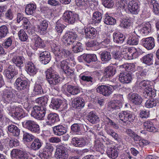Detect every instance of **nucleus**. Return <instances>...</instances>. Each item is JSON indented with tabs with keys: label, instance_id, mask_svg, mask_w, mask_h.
<instances>
[{
	"label": "nucleus",
	"instance_id": "46",
	"mask_svg": "<svg viewBox=\"0 0 159 159\" xmlns=\"http://www.w3.org/2000/svg\"><path fill=\"white\" fill-rule=\"evenodd\" d=\"M100 57L102 61L107 62L111 59V55L110 52L104 51L102 52L100 54Z\"/></svg>",
	"mask_w": 159,
	"mask_h": 159
},
{
	"label": "nucleus",
	"instance_id": "15",
	"mask_svg": "<svg viewBox=\"0 0 159 159\" xmlns=\"http://www.w3.org/2000/svg\"><path fill=\"white\" fill-rule=\"evenodd\" d=\"M11 157L17 159H28L27 154L23 151L18 149H14L11 152Z\"/></svg>",
	"mask_w": 159,
	"mask_h": 159
},
{
	"label": "nucleus",
	"instance_id": "4",
	"mask_svg": "<svg viewBox=\"0 0 159 159\" xmlns=\"http://www.w3.org/2000/svg\"><path fill=\"white\" fill-rule=\"evenodd\" d=\"M33 109L31 116L36 119L42 120L45 115L46 108L45 106H36Z\"/></svg>",
	"mask_w": 159,
	"mask_h": 159
},
{
	"label": "nucleus",
	"instance_id": "38",
	"mask_svg": "<svg viewBox=\"0 0 159 159\" xmlns=\"http://www.w3.org/2000/svg\"><path fill=\"white\" fill-rule=\"evenodd\" d=\"M7 128L8 132L11 134L12 135L16 137L19 135L20 129L16 125H10L7 126Z\"/></svg>",
	"mask_w": 159,
	"mask_h": 159
},
{
	"label": "nucleus",
	"instance_id": "43",
	"mask_svg": "<svg viewBox=\"0 0 159 159\" xmlns=\"http://www.w3.org/2000/svg\"><path fill=\"white\" fill-rule=\"evenodd\" d=\"M66 91L72 95H76L80 93V89L78 86L68 85L66 87Z\"/></svg>",
	"mask_w": 159,
	"mask_h": 159
},
{
	"label": "nucleus",
	"instance_id": "51",
	"mask_svg": "<svg viewBox=\"0 0 159 159\" xmlns=\"http://www.w3.org/2000/svg\"><path fill=\"white\" fill-rule=\"evenodd\" d=\"M135 65L133 63H126L120 66V68H124L125 70L131 71H135Z\"/></svg>",
	"mask_w": 159,
	"mask_h": 159
},
{
	"label": "nucleus",
	"instance_id": "24",
	"mask_svg": "<svg viewBox=\"0 0 159 159\" xmlns=\"http://www.w3.org/2000/svg\"><path fill=\"white\" fill-rule=\"evenodd\" d=\"M71 143L74 146L82 147L86 145L87 142L82 137H74L72 139Z\"/></svg>",
	"mask_w": 159,
	"mask_h": 159
},
{
	"label": "nucleus",
	"instance_id": "49",
	"mask_svg": "<svg viewBox=\"0 0 159 159\" xmlns=\"http://www.w3.org/2000/svg\"><path fill=\"white\" fill-rule=\"evenodd\" d=\"M71 46L73 51L75 53H78L83 51L82 44L78 41L73 43Z\"/></svg>",
	"mask_w": 159,
	"mask_h": 159
},
{
	"label": "nucleus",
	"instance_id": "32",
	"mask_svg": "<svg viewBox=\"0 0 159 159\" xmlns=\"http://www.w3.org/2000/svg\"><path fill=\"white\" fill-rule=\"evenodd\" d=\"M130 101L134 104L140 105L142 103V99L141 97L137 93H133L129 94Z\"/></svg>",
	"mask_w": 159,
	"mask_h": 159
},
{
	"label": "nucleus",
	"instance_id": "18",
	"mask_svg": "<svg viewBox=\"0 0 159 159\" xmlns=\"http://www.w3.org/2000/svg\"><path fill=\"white\" fill-rule=\"evenodd\" d=\"M129 12L133 14H137L139 11L138 3L134 1H129L126 7Z\"/></svg>",
	"mask_w": 159,
	"mask_h": 159
},
{
	"label": "nucleus",
	"instance_id": "21",
	"mask_svg": "<svg viewBox=\"0 0 159 159\" xmlns=\"http://www.w3.org/2000/svg\"><path fill=\"white\" fill-rule=\"evenodd\" d=\"M18 73V71L16 69L15 67L13 66L10 65L6 70V75L7 78L12 80Z\"/></svg>",
	"mask_w": 159,
	"mask_h": 159
},
{
	"label": "nucleus",
	"instance_id": "62",
	"mask_svg": "<svg viewBox=\"0 0 159 159\" xmlns=\"http://www.w3.org/2000/svg\"><path fill=\"white\" fill-rule=\"evenodd\" d=\"M131 25L130 20L129 19L124 18L121 21L120 25L121 27L124 28H127Z\"/></svg>",
	"mask_w": 159,
	"mask_h": 159
},
{
	"label": "nucleus",
	"instance_id": "9",
	"mask_svg": "<svg viewBox=\"0 0 159 159\" xmlns=\"http://www.w3.org/2000/svg\"><path fill=\"white\" fill-rule=\"evenodd\" d=\"M120 119L124 123L129 122H133L135 120V116L129 111H122L118 114Z\"/></svg>",
	"mask_w": 159,
	"mask_h": 159
},
{
	"label": "nucleus",
	"instance_id": "3",
	"mask_svg": "<svg viewBox=\"0 0 159 159\" xmlns=\"http://www.w3.org/2000/svg\"><path fill=\"white\" fill-rule=\"evenodd\" d=\"M62 18L65 22L70 24H73L77 20H78L83 24L84 22L82 19L80 18L78 14L70 11H65L63 15Z\"/></svg>",
	"mask_w": 159,
	"mask_h": 159
},
{
	"label": "nucleus",
	"instance_id": "56",
	"mask_svg": "<svg viewBox=\"0 0 159 159\" xmlns=\"http://www.w3.org/2000/svg\"><path fill=\"white\" fill-rule=\"evenodd\" d=\"M18 36L20 40L23 42L26 41L28 39V36L23 29H21L18 33Z\"/></svg>",
	"mask_w": 159,
	"mask_h": 159
},
{
	"label": "nucleus",
	"instance_id": "37",
	"mask_svg": "<svg viewBox=\"0 0 159 159\" xmlns=\"http://www.w3.org/2000/svg\"><path fill=\"white\" fill-rule=\"evenodd\" d=\"M36 5L34 3H30L25 7V12L27 15L34 16L36 12Z\"/></svg>",
	"mask_w": 159,
	"mask_h": 159
},
{
	"label": "nucleus",
	"instance_id": "60",
	"mask_svg": "<svg viewBox=\"0 0 159 159\" xmlns=\"http://www.w3.org/2000/svg\"><path fill=\"white\" fill-rule=\"evenodd\" d=\"M104 23L107 25H114L116 23V20L115 19L106 14L104 19Z\"/></svg>",
	"mask_w": 159,
	"mask_h": 159
},
{
	"label": "nucleus",
	"instance_id": "16",
	"mask_svg": "<svg viewBox=\"0 0 159 159\" xmlns=\"http://www.w3.org/2000/svg\"><path fill=\"white\" fill-rule=\"evenodd\" d=\"M116 70L115 67L111 66H109L107 67L104 70L103 76L102 78L103 81L108 80V78L112 76L115 74Z\"/></svg>",
	"mask_w": 159,
	"mask_h": 159
},
{
	"label": "nucleus",
	"instance_id": "58",
	"mask_svg": "<svg viewBox=\"0 0 159 159\" xmlns=\"http://www.w3.org/2000/svg\"><path fill=\"white\" fill-rule=\"evenodd\" d=\"M7 142L9 143V146L11 148H13L18 146L19 145V142L16 139L13 138L9 139H8L7 140Z\"/></svg>",
	"mask_w": 159,
	"mask_h": 159
},
{
	"label": "nucleus",
	"instance_id": "20",
	"mask_svg": "<svg viewBox=\"0 0 159 159\" xmlns=\"http://www.w3.org/2000/svg\"><path fill=\"white\" fill-rule=\"evenodd\" d=\"M11 60L13 63L20 69H21L24 66L25 62V58L21 56H14Z\"/></svg>",
	"mask_w": 159,
	"mask_h": 159
},
{
	"label": "nucleus",
	"instance_id": "6",
	"mask_svg": "<svg viewBox=\"0 0 159 159\" xmlns=\"http://www.w3.org/2000/svg\"><path fill=\"white\" fill-rule=\"evenodd\" d=\"M10 115L16 120H20L25 116L23 110L20 106H14L11 107Z\"/></svg>",
	"mask_w": 159,
	"mask_h": 159
},
{
	"label": "nucleus",
	"instance_id": "22",
	"mask_svg": "<svg viewBox=\"0 0 159 159\" xmlns=\"http://www.w3.org/2000/svg\"><path fill=\"white\" fill-rule=\"evenodd\" d=\"M25 66L27 73L30 75L34 76L37 74L38 69L32 62H27L25 64Z\"/></svg>",
	"mask_w": 159,
	"mask_h": 159
},
{
	"label": "nucleus",
	"instance_id": "36",
	"mask_svg": "<svg viewBox=\"0 0 159 159\" xmlns=\"http://www.w3.org/2000/svg\"><path fill=\"white\" fill-rule=\"evenodd\" d=\"M143 125L145 129L149 132L154 133L157 131L158 129L154 126L153 123L150 120L144 122Z\"/></svg>",
	"mask_w": 159,
	"mask_h": 159
},
{
	"label": "nucleus",
	"instance_id": "40",
	"mask_svg": "<svg viewBox=\"0 0 159 159\" xmlns=\"http://www.w3.org/2000/svg\"><path fill=\"white\" fill-rule=\"evenodd\" d=\"M62 102V101L60 99L52 98L50 106L53 109L57 110L60 108Z\"/></svg>",
	"mask_w": 159,
	"mask_h": 159
},
{
	"label": "nucleus",
	"instance_id": "31",
	"mask_svg": "<svg viewBox=\"0 0 159 159\" xmlns=\"http://www.w3.org/2000/svg\"><path fill=\"white\" fill-rule=\"evenodd\" d=\"M39 57L40 60L42 61V63L44 64H47L51 60L50 53L46 51L41 52L40 54Z\"/></svg>",
	"mask_w": 159,
	"mask_h": 159
},
{
	"label": "nucleus",
	"instance_id": "57",
	"mask_svg": "<svg viewBox=\"0 0 159 159\" xmlns=\"http://www.w3.org/2000/svg\"><path fill=\"white\" fill-rule=\"evenodd\" d=\"M48 25V22L46 20H44L41 21L40 25L38 26L39 30L40 31V33H41V31H45L47 29Z\"/></svg>",
	"mask_w": 159,
	"mask_h": 159
},
{
	"label": "nucleus",
	"instance_id": "23",
	"mask_svg": "<svg viewBox=\"0 0 159 159\" xmlns=\"http://www.w3.org/2000/svg\"><path fill=\"white\" fill-rule=\"evenodd\" d=\"M71 104L73 108L80 109L83 108L84 106V100L82 98H76L72 101Z\"/></svg>",
	"mask_w": 159,
	"mask_h": 159
},
{
	"label": "nucleus",
	"instance_id": "28",
	"mask_svg": "<svg viewBox=\"0 0 159 159\" xmlns=\"http://www.w3.org/2000/svg\"><path fill=\"white\" fill-rule=\"evenodd\" d=\"M43 144V143L41 139L35 137L33 141L29 148L31 150L36 151L41 148Z\"/></svg>",
	"mask_w": 159,
	"mask_h": 159
},
{
	"label": "nucleus",
	"instance_id": "13",
	"mask_svg": "<svg viewBox=\"0 0 159 159\" xmlns=\"http://www.w3.org/2000/svg\"><path fill=\"white\" fill-rule=\"evenodd\" d=\"M97 92L103 95L108 97L111 94L113 90L111 86L106 85H101L96 88Z\"/></svg>",
	"mask_w": 159,
	"mask_h": 159
},
{
	"label": "nucleus",
	"instance_id": "61",
	"mask_svg": "<svg viewBox=\"0 0 159 159\" xmlns=\"http://www.w3.org/2000/svg\"><path fill=\"white\" fill-rule=\"evenodd\" d=\"M35 137L31 134L25 132L23 134V139L24 141L27 142H30L33 141Z\"/></svg>",
	"mask_w": 159,
	"mask_h": 159
},
{
	"label": "nucleus",
	"instance_id": "63",
	"mask_svg": "<svg viewBox=\"0 0 159 159\" xmlns=\"http://www.w3.org/2000/svg\"><path fill=\"white\" fill-rule=\"evenodd\" d=\"M34 91L36 95L40 94L43 92L42 87L40 84H35Z\"/></svg>",
	"mask_w": 159,
	"mask_h": 159
},
{
	"label": "nucleus",
	"instance_id": "30",
	"mask_svg": "<svg viewBox=\"0 0 159 159\" xmlns=\"http://www.w3.org/2000/svg\"><path fill=\"white\" fill-rule=\"evenodd\" d=\"M122 52L124 53V54L127 53L128 52L131 53L134 56H135V57H138L139 55H140L141 53V51L139 49H137L134 48H128L126 46H124L122 48Z\"/></svg>",
	"mask_w": 159,
	"mask_h": 159
},
{
	"label": "nucleus",
	"instance_id": "34",
	"mask_svg": "<svg viewBox=\"0 0 159 159\" xmlns=\"http://www.w3.org/2000/svg\"><path fill=\"white\" fill-rule=\"evenodd\" d=\"M53 132L55 135L60 136L66 134V129L63 125H59L53 127Z\"/></svg>",
	"mask_w": 159,
	"mask_h": 159
},
{
	"label": "nucleus",
	"instance_id": "41",
	"mask_svg": "<svg viewBox=\"0 0 159 159\" xmlns=\"http://www.w3.org/2000/svg\"><path fill=\"white\" fill-rule=\"evenodd\" d=\"M142 62L148 66L153 64V55L151 53L148 54L143 56L141 59Z\"/></svg>",
	"mask_w": 159,
	"mask_h": 159
},
{
	"label": "nucleus",
	"instance_id": "64",
	"mask_svg": "<svg viewBox=\"0 0 159 159\" xmlns=\"http://www.w3.org/2000/svg\"><path fill=\"white\" fill-rule=\"evenodd\" d=\"M138 37L136 38L135 37H133L129 38L127 43L130 45H136L138 44Z\"/></svg>",
	"mask_w": 159,
	"mask_h": 159
},
{
	"label": "nucleus",
	"instance_id": "42",
	"mask_svg": "<svg viewBox=\"0 0 159 159\" xmlns=\"http://www.w3.org/2000/svg\"><path fill=\"white\" fill-rule=\"evenodd\" d=\"M151 8L153 9L154 12L159 15V4L156 0H147Z\"/></svg>",
	"mask_w": 159,
	"mask_h": 159
},
{
	"label": "nucleus",
	"instance_id": "8",
	"mask_svg": "<svg viewBox=\"0 0 159 159\" xmlns=\"http://www.w3.org/2000/svg\"><path fill=\"white\" fill-rule=\"evenodd\" d=\"M16 89L18 91H22L28 89L30 86V83L27 79L19 77L16 80L14 84Z\"/></svg>",
	"mask_w": 159,
	"mask_h": 159
},
{
	"label": "nucleus",
	"instance_id": "48",
	"mask_svg": "<svg viewBox=\"0 0 159 159\" xmlns=\"http://www.w3.org/2000/svg\"><path fill=\"white\" fill-rule=\"evenodd\" d=\"M102 13L98 11L93 13L92 20L95 23H99L101 22L102 17Z\"/></svg>",
	"mask_w": 159,
	"mask_h": 159
},
{
	"label": "nucleus",
	"instance_id": "5",
	"mask_svg": "<svg viewBox=\"0 0 159 159\" xmlns=\"http://www.w3.org/2000/svg\"><path fill=\"white\" fill-rule=\"evenodd\" d=\"M22 125L23 127L32 133L38 134L39 132V125L33 120H25L22 122Z\"/></svg>",
	"mask_w": 159,
	"mask_h": 159
},
{
	"label": "nucleus",
	"instance_id": "19",
	"mask_svg": "<svg viewBox=\"0 0 159 159\" xmlns=\"http://www.w3.org/2000/svg\"><path fill=\"white\" fill-rule=\"evenodd\" d=\"M80 77L82 80L89 83L91 85H93L96 82L94 75L90 73L89 74H81L80 75Z\"/></svg>",
	"mask_w": 159,
	"mask_h": 159
},
{
	"label": "nucleus",
	"instance_id": "25",
	"mask_svg": "<svg viewBox=\"0 0 159 159\" xmlns=\"http://www.w3.org/2000/svg\"><path fill=\"white\" fill-rule=\"evenodd\" d=\"M32 41L34 42V46L36 47L43 48L45 47L44 41L37 35H33L31 37Z\"/></svg>",
	"mask_w": 159,
	"mask_h": 159
},
{
	"label": "nucleus",
	"instance_id": "33",
	"mask_svg": "<svg viewBox=\"0 0 159 159\" xmlns=\"http://www.w3.org/2000/svg\"><path fill=\"white\" fill-rule=\"evenodd\" d=\"M113 39L114 42L120 44L124 41L125 37L124 35L119 32H114L113 34Z\"/></svg>",
	"mask_w": 159,
	"mask_h": 159
},
{
	"label": "nucleus",
	"instance_id": "29",
	"mask_svg": "<svg viewBox=\"0 0 159 159\" xmlns=\"http://www.w3.org/2000/svg\"><path fill=\"white\" fill-rule=\"evenodd\" d=\"M119 150L117 148H108L106 153L109 157L111 159H115L118 155Z\"/></svg>",
	"mask_w": 159,
	"mask_h": 159
},
{
	"label": "nucleus",
	"instance_id": "45",
	"mask_svg": "<svg viewBox=\"0 0 159 159\" xmlns=\"http://www.w3.org/2000/svg\"><path fill=\"white\" fill-rule=\"evenodd\" d=\"M94 148L97 151L100 152L101 154H103L104 152V147L99 140H97L95 141Z\"/></svg>",
	"mask_w": 159,
	"mask_h": 159
},
{
	"label": "nucleus",
	"instance_id": "7",
	"mask_svg": "<svg viewBox=\"0 0 159 159\" xmlns=\"http://www.w3.org/2000/svg\"><path fill=\"white\" fill-rule=\"evenodd\" d=\"M151 26L150 23L148 22L142 25L138 30L136 29L135 30L134 33L138 37H140L139 35L145 36L148 35L151 31Z\"/></svg>",
	"mask_w": 159,
	"mask_h": 159
},
{
	"label": "nucleus",
	"instance_id": "39",
	"mask_svg": "<svg viewBox=\"0 0 159 159\" xmlns=\"http://www.w3.org/2000/svg\"><path fill=\"white\" fill-rule=\"evenodd\" d=\"M88 120L92 124H96L100 120L99 118L96 114L94 112L92 111L88 114L87 116Z\"/></svg>",
	"mask_w": 159,
	"mask_h": 159
},
{
	"label": "nucleus",
	"instance_id": "27",
	"mask_svg": "<svg viewBox=\"0 0 159 159\" xmlns=\"http://www.w3.org/2000/svg\"><path fill=\"white\" fill-rule=\"evenodd\" d=\"M58 115L55 113H50L48 114L47 117L46 124L48 125H51L56 122L59 121Z\"/></svg>",
	"mask_w": 159,
	"mask_h": 159
},
{
	"label": "nucleus",
	"instance_id": "55",
	"mask_svg": "<svg viewBox=\"0 0 159 159\" xmlns=\"http://www.w3.org/2000/svg\"><path fill=\"white\" fill-rule=\"evenodd\" d=\"M128 4L126 0H118L116 3V6L119 9H127Z\"/></svg>",
	"mask_w": 159,
	"mask_h": 159
},
{
	"label": "nucleus",
	"instance_id": "35",
	"mask_svg": "<svg viewBox=\"0 0 159 159\" xmlns=\"http://www.w3.org/2000/svg\"><path fill=\"white\" fill-rule=\"evenodd\" d=\"M137 71L136 74L138 80H142L145 78L147 74L146 69H143L142 66H138Z\"/></svg>",
	"mask_w": 159,
	"mask_h": 159
},
{
	"label": "nucleus",
	"instance_id": "14",
	"mask_svg": "<svg viewBox=\"0 0 159 159\" xmlns=\"http://www.w3.org/2000/svg\"><path fill=\"white\" fill-rule=\"evenodd\" d=\"M119 80L121 83L125 84L129 83L132 78V73L129 71L121 72L119 76Z\"/></svg>",
	"mask_w": 159,
	"mask_h": 159
},
{
	"label": "nucleus",
	"instance_id": "2",
	"mask_svg": "<svg viewBox=\"0 0 159 159\" xmlns=\"http://www.w3.org/2000/svg\"><path fill=\"white\" fill-rule=\"evenodd\" d=\"M47 80L51 86H54L60 81V78L54 68L50 67L45 71Z\"/></svg>",
	"mask_w": 159,
	"mask_h": 159
},
{
	"label": "nucleus",
	"instance_id": "44",
	"mask_svg": "<svg viewBox=\"0 0 159 159\" xmlns=\"http://www.w3.org/2000/svg\"><path fill=\"white\" fill-rule=\"evenodd\" d=\"M83 59L88 63H90L91 62H95L97 60L96 55L94 54H84Z\"/></svg>",
	"mask_w": 159,
	"mask_h": 159
},
{
	"label": "nucleus",
	"instance_id": "11",
	"mask_svg": "<svg viewBox=\"0 0 159 159\" xmlns=\"http://www.w3.org/2000/svg\"><path fill=\"white\" fill-rule=\"evenodd\" d=\"M54 156L57 159H67L68 157V154L65 147L60 145L57 148Z\"/></svg>",
	"mask_w": 159,
	"mask_h": 159
},
{
	"label": "nucleus",
	"instance_id": "52",
	"mask_svg": "<svg viewBox=\"0 0 159 159\" xmlns=\"http://www.w3.org/2000/svg\"><path fill=\"white\" fill-rule=\"evenodd\" d=\"M159 102V101L157 99L151 98L146 101L145 104V106L148 108H152L156 106L157 103Z\"/></svg>",
	"mask_w": 159,
	"mask_h": 159
},
{
	"label": "nucleus",
	"instance_id": "1",
	"mask_svg": "<svg viewBox=\"0 0 159 159\" xmlns=\"http://www.w3.org/2000/svg\"><path fill=\"white\" fill-rule=\"evenodd\" d=\"M51 47L55 55V60L57 62L68 58L71 54L70 51L67 49L63 48L60 50L59 46L55 41L51 43Z\"/></svg>",
	"mask_w": 159,
	"mask_h": 159
},
{
	"label": "nucleus",
	"instance_id": "12",
	"mask_svg": "<svg viewBox=\"0 0 159 159\" xmlns=\"http://www.w3.org/2000/svg\"><path fill=\"white\" fill-rule=\"evenodd\" d=\"M15 94L12 91L9 90H5L3 93L2 96L3 100L5 102H16L18 101L16 99Z\"/></svg>",
	"mask_w": 159,
	"mask_h": 159
},
{
	"label": "nucleus",
	"instance_id": "17",
	"mask_svg": "<svg viewBox=\"0 0 159 159\" xmlns=\"http://www.w3.org/2000/svg\"><path fill=\"white\" fill-rule=\"evenodd\" d=\"M143 46L147 49H152L155 46V40L152 37L143 38L142 40Z\"/></svg>",
	"mask_w": 159,
	"mask_h": 159
},
{
	"label": "nucleus",
	"instance_id": "53",
	"mask_svg": "<svg viewBox=\"0 0 159 159\" xmlns=\"http://www.w3.org/2000/svg\"><path fill=\"white\" fill-rule=\"evenodd\" d=\"M81 125L80 124L75 123L71 126V130L72 133L75 134H79L81 133Z\"/></svg>",
	"mask_w": 159,
	"mask_h": 159
},
{
	"label": "nucleus",
	"instance_id": "10",
	"mask_svg": "<svg viewBox=\"0 0 159 159\" xmlns=\"http://www.w3.org/2000/svg\"><path fill=\"white\" fill-rule=\"evenodd\" d=\"M77 35L75 32H69L66 33L63 36V41L68 44H72L77 41Z\"/></svg>",
	"mask_w": 159,
	"mask_h": 159
},
{
	"label": "nucleus",
	"instance_id": "47",
	"mask_svg": "<svg viewBox=\"0 0 159 159\" xmlns=\"http://www.w3.org/2000/svg\"><path fill=\"white\" fill-rule=\"evenodd\" d=\"M143 95L145 98H148V97H155L156 95V93L150 87L144 89Z\"/></svg>",
	"mask_w": 159,
	"mask_h": 159
},
{
	"label": "nucleus",
	"instance_id": "26",
	"mask_svg": "<svg viewBox=\"0 0 159 159\" xmlns=\"http://www.w3.org/2000/svg\"><path fill=\"white\" fill-rule=\"evenodd\" d=\"M84 33L86 38L93 39L96 36L97 31L94 28L89 27L85 28Z\"/></svg>",
	"mask_w": 159,
	"mask_h": 159
},
{
	"label": "nucleus",
	"instance_id": "54",
	"mask_svg": "<svg viewBox=\"0 0 159 159\" xmlns=\"http://www.w3.org/2000/svg\"><path fill=\"white\" fill-rule=\"evenodd\" d=\"M138 87L140 89H145L150 87L148 81L144 80L141 82L137 81L136 83Z\"/></svg>",
	"mask_w": 159,
	"mask_h": 159
},
{
	"label": "nucleus",
	"instance_id": "50",
	"mask_svg": "<svg viewBox=\"0 0 159 159\" xmlns=\"http://www.w3.org/2000/svg\"><path fill=\"white\" fill-rule=\"evenodd\" d=\"M9 33L7 25H2L0 27V39L5 37Z\"/></svg>",
	"mask_w": 159,
	"mask_h": 159
},
{
	"label": "nucleus",
	"instance_id": "59",
	"mask_svg": "<svg viewBox=\"0 0 159 159\" xmlns=\"http://www.w3.org/2000/svg\"><path fill=\"white\" fill-rule=\"evenodd\" d=\"M48 101V96H45L41 98H38L36 100L37 102L41 104V106H45L47 104Z\"/></svg>",
	"mask_w": 159,
	"mask_h": 159
}]
</instances>
